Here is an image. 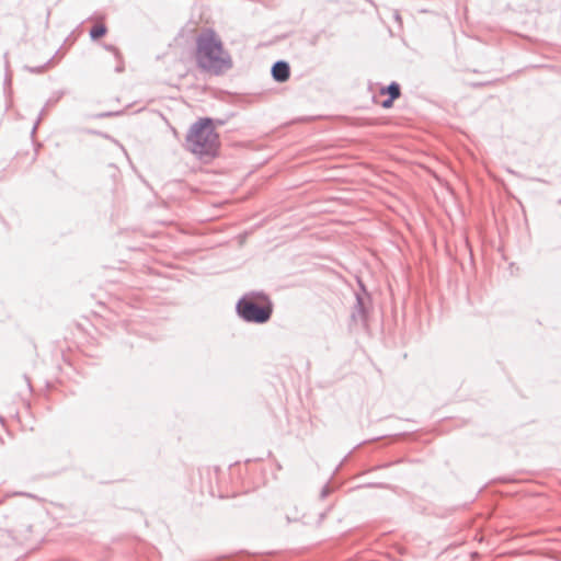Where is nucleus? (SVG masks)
Segmentation results:
<instances>
[{"instance_id":"1","label":"nucleus","mask_w":561,"mask_h":561,"mask_svg":"<svg viewBox=\"0 0 561 561\" xmlns=\"http://www.w3.org/2000/svg\"><path fill=\"white\" fill-rule=\"evenodd\" d=\"M195 61L202 70L215 75L226 71L232 66L231 56L213 30H206L197 36Z\"/></svg>"},{"instance_id":"2","label":"nucleus","mask_w":561,"mask_h":561,"mask_svg":"<svg viewBox=\"0 0 561 561\" xmlns=\"http://www.w3.org/2000/svg\"><path fill=\"white\" fill-rule=\"evenodd\" d=\"M188 149L199 157H214L219 149V136L209 118L196 122L187 135Z\"/></svg>"},{"instance_id":"3","label":"nucleus","mask_w":561,"mask_h":561,"mask_svg":"<svg viewBox=\"0 0 561 561\" xmlns=\"http://www.w3.org/2000/svg\"><path fill=\"white\" fill-rule=\"evenodd\" d=\"M237 311L245 321L263 323L272 314V305L266 296L252 295L239 300Z\"/></svg>"},{"instance_id":"4","label":"nucleus","mask_w":561,"mask_h":561,"mask_svg":"<svg viewBox=\"0 0 561 561\" xmlns=\"http://www.w3.org/2000/svg\"><path fill=\"white\" fill-rule=\"evenodd\" d=\"M380 94H382V95L388 94L389 95V98L387 100H383V101L380 102V105L383 108H390L392 106V104H393V101L397 100L401 95L400 87H399L398 83L392 82L389 87L381 88L380 89Z\"/></svg>"},{"instance_id":"5","label":"nucleus","mask_w":561,"mask_h":561,"mask_svg":"<svg viewBox=\"0 0 561 561\" xmlns=\"http://www.w3.org/2000/svg\"><path fill=\"white\" fill-rule=\"evenodd\" d=\"M272 75L276 81L284 82L289 78V66L284 61H278L273 66Z\"/></svg>"},{"instance_id":"6","label":"nucleus","mask_w":561,"mask_h":561,"mask_svg":"<svg viewBox=\"0 0 561 561\" xmlns=\"http://www.w3.org/2000/svg\"><path fill=\"white\" fill-rule=\"evenodd\" d=\"M106 32H107V28H106L105 24L103 22H96L90 31V36L92 39H99L102 36H104L106 34Z\"/></svg>"},{"instance_id":"7","label":"nucleus","mask_w":561,"mask_h":561,"mask_svg":"<svg viewBox=\"0 0 561 561\" xmlns=\"http://www.w3.org/2000/svg\"><path fill=\"white\" fill-rule=\"evenodd\" d=\"M110 49L114 53V55L118 59V65L116 66V71H122L123 70V61H122L121 53L118 51V49H116L114 47H111Z\"/></svg>"}]
</instances>
